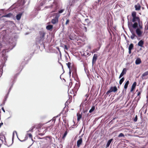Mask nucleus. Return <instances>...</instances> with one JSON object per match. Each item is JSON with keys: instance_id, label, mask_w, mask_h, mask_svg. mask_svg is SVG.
<instances>
[{"instance_id": "nucleus-1", "label": "nucleus", "mask_w": 148, "mask_h": 148, "mask_svg": "<svg viewBox=\"0 0 148 148\" xmlns=\"http://www.w3.org/2000/svg\"><path fill=\"white\" fill-rule=\"evenodd\" d=\"M132 22L128 23V26L130 31L132 34L130 36L131 38L133 40L135 37H137L136 35L134 32L132 28L136 29V33L139 37L142 36L143 32L141 30L143 28V25L142 21H140V18L136 16V12L135 11H133L132 13Z\"/></svg>"}, {"instance_id": "nucleus-2", "label": "nucleus", "mask_w": 148, "mask_h": 148, "mask_svg": "<svg viewBox=\"0 0 148 148\" xmlns=\"http://www.w3.org/2000/svg\"><path fill=\"white\" fill-rule=\"evenodd\" d=\"M56 121L55 119H53V124L49 126L48 127H41L40 128L38 129V134L39 135H41V136L43 135L47 131V130L48 128H50V129L52 127V126L53 125V124Z\"/></svg>"}, {"instance_id": "nucleus-3", "label": "nucleus", "mask_w": 148, "mask_h": 148, "mask_svg": "<svg viewBox=\"0 0 148 148\" xmlns=\"http://www.w3.org/2000/svg\"><path fill=\"white\" fill-rule=\"evenodd\" d=\"M55 16L54 18L51 20V23L53 24H55L58 23V19L60 16V14L59 13L55 14Z\"/></svg>"}, {"instance_id": "nucleus-4", "label": "nucleus", "mask_w": 148, "mask_h": 148, "mask_svg": "<svg viewBox=\"0 0 148 148\" xmlns=\"http://www.w3.org/2000/svg\"><path fill=\"white\" fill-rule=\"evenodd\" d=\"M40 35V41H43L44 39L45 34V32L44 31H40L39 32Z\"/></svg>"}, {"instance_id": "nucleus-5", "label": "nucleus", "mask_w": 148, "mask_h": 148, "mask_svg": "<svg viewBox=\"0 0 148 148\" xmlns=\"http://www.w3.org/2000/svg\"><path fill=\"white\" fill-rule=\"evenodd\" d=\"M79 139L78 140L77 142V146L78 148H79L82 144L83 143V139L80 136L79 137Z\"/></svg>"}, {"instance_id": "nucleus-6", "label": "nucleus", "mask_w": 148, "mask_h": 148, "mask_svg": "<svg viewBox=\"0 0 148 148\" xmlns=\"http://www.w3.org/2000/svg\"><path fill=\"white\" fill-rule=\"evenodd\" d=\"M67 65L68 68H69L70 70V71H71V69L73 70V71L76 72V68L74 67H71V63L70 62H68V63L66 64Z\"/></svg>"}, {"instance_id": "nucleus-7", "label": "nucleus", "mask_w": 148, "mask_h": 148, "mask_svg": "<svg viewBox=\"0 0 148 148\" xmlns=\"http://www.w3.org/2000/svg\"><path fill=\"white\" fill-rule=\"evenodd\" d=\"M144 41L143 40H141L139 41L138 43V46L141 48L144 47Z\"/></svg>"}, {"instance_id": "nucleus-8", "label": "nucleus", "mask_w": 148, "mask_h": 148, "mask_svg": "<svg viewBox=\"0 0 148 148\" xmlns=\"http://www.w3.org/2000/svg\"><path fill=\"white\" fill-rule=\"evenodd\" d=\"M134 7L135 8V10L136 11L140 10L141 9V6L138 3L135 5Z\"/></svg>"}, {"instance_id": "nucleus-9", "label": "nucleus", "mask_w": 148, "mask_h": 148, "mask_svg": "<svg viewBox=\"0 0 148 148\" xmlns=\"http://www.w3.org/2000/svg\"><path fill=\"white\" fill-rule=\"evenodd\" d=\"M127 70L125 68H124L123 71L120 75L119 77V78H120L124 74H125L126 73Z\"/></svg>"}, {"instance_id": "nucleus-10", "label": "nucleus", "mask_w": 148, "mask_h": 148, "mask_svg": "<svg viewBox=\"0 0 148 148\" xmlns=\"http://www.w3.org/2000/svg\"><path fill=\"white\" fill-rule=\"evenodd\" d=\"M98 56L96 54H95L94 55V56L93 57L92 60V63L93 64L95 63L97 58Z\"/></svg>"}, {"instance_id": "nucleus-11", "label": "nucleus", "mask_w": 148, "mask_h": 148, "mask_svg": "<svg viewBox=\"0 0 148 148\" xmlns=\"http://www.w3.org/2000/svg\"><path fill=\"white\" fill-rule=\"evenodd\" d=\"M13 16V14L11 13H9L8 14L5 15H3L2 16V17H6L10 18Z\"/></svg>"}, {"instance_id": "nucleus-12", "label": "nucleus", "mask_w": 148, "mask_h": 148, "mask_svg": "<svg viewBox=\"0 0 148 148\" xmlns=\"http://www.w3.org/2000/svg\"><path fill=\"white\" fill-rule=\"evenodd\" d=\"M110 90L111 92H116L117 90V89L116 86L111 87Z\"/></svg>"}, {"instance_id": "nucleus-13", "label": "nucleus", "mask_w": 148, "mask_h": 148, "mask_svg": "<svg viewBox=\"0 0 148 148\" xmlns=\"http://www.w3.org/2000/svg\"><path fill=\"white\" fill-rule=\"evenodd\" d=\"M141 63V60L140 58H137L135 61V64L136 65L140 64Z\"/></svg>"}, {"instance_id": "nucleus-14", "label": "nucleus", "mask_w": 148, "mask_h": 148, "mask_svg": "<svg viewBox=\"0 0 148 148\" xmlns=\"http://www.w3.org/2000/svg\"><path fill=\"white\" fill-rule=\"evenodd\" d=\"M136 82H134L133 83L131 90V91H133L135 88L136 86Z\"/></svg>"}, {"instance_id": "nucleus-15", "label": "nucleus", "mask_w": 148, "mask_h": 148, "mask_svg": "<svg viewBox=\"0 0 148 148\" xmlns=\"http://www.w3.org/2000/svg\"><path fill=\"white\" fill-rule=\"evenodd\" d=\"M22 15V13H20L17 14L16 16V18L17 20H19L21 19V16Z\"/></svg>"}, {"instance_id": "nucleus-16", "label": "nucleus", "mask_w": 148, "mask_h": 148, "mask_svg": "<svg viewBox=\"0 0 148 148\" xmlns=\"http://www.w3.org/2000/svg\"><path fill=\"white\" fill-rule=\"evenodd\" d=\"M46 28L47 30H51L53 28V26L52 25H49L46 26Z\"/></svg>"}, {"instance_id": "nucleus-17", "label": "nucleus", "mask_w": 148, "mask_h": 148, "mask_svg": "<svg viewBox=\"0 0 148 148\" xmlns=\"http://www.w3.org/2000/svg\"><path fill=\"white\" fill-rule=\"evenodd\" d=\"M113 140L112 138L110 140H109L108 142L107 143V144L106 145V147H109L110 146V144L111 142Z\"/></svg>"}, {"instance_id": "nucleus-18", "label": "nucleus", "mask_w": 148, "mask_h": 148, "mask_svg": "<svg viewBox=\"0 0 148 148\" xmlns=\"http://www.w3.org/2000/svg\"><path fill=\"white\" fill-rule=\"evenodd\" d=\"M129 81L128 80H127L125 83V84L124 85V88L126 90L127 89V86H128V84H129Z\"/></svg>"}, {"instance_id": "nucleus-19", "label": "nucleus", "mask_w": 148, "mask_h": 148, "mask_svg": "<svg viewBox=\"0 0 148 148\" xmlns=\"http://www.w3.org/2000/svg\"><path fill=\"white\" fill-rule=\"evenodd\" d=\"M77 120L78 121H79L80 119L82 117V115L81 114H77Z\"/></svg>"}, {"instance_id": "nucleus-20", "label": "nucleus", "mask_w": 148, "mask_h": 148, "mask_svg": "<svg viewBox=\"0 0 148 148\" xmlns=\"http://www.w3.org/2000/svg\"><path fill=\"white\" fill-rule=\"evenodd\" d=\"M134 47V44L132 43H131L129 46L128 49L132 50L133 49Z\"/></svg>"}, {"instance_id": "nucleus-21", "label": "nucleus", "mask_w": 148, "mask_h": 148, "mask_svg": "<svg viewBox=\"0 0 148 148\" xmlns=\"http://www.w3.org/2000/svg\"><path fill=\"white\" fill-rule=\"evenodd\" d=\"M124 77H123L120 79L119 82V83L120 85H121L122 84V83L124 81Z\"/></svg>"}, {"instance_id": "nucleus-22", "label": "nucleus", "mask_w": 148, "mask_h": 148, "mask_svg": "<svg viewBox=\"0 0 148 148\" xmlns=\"http://www.w3.org/2000/svg\"><path fill=\"white\" fill-rule=\"evenodd\" d=\"M95 109V106H93L91 108L90 110L89 111V112L90 113H91L93 112Z\"/></svg>"}, {"instance_id": "nucleus-23", "label": "nucleus", "mask_w": 148, "mask_h": 148, "mask_svg": "<svg viewBox=\"0 0 148 148\" xmlns=\"http://www.w3.org/2000/svg\"><path fill=\"white\" fill-rule=\"evenodd\" d=\"M3 138L5 140V137L4 136L2 135V134H0V139L2 140H3Z\"/></svg>"}, {"instance_id": "nucleus-24", "label": "nucleus", "mask_w": 148, "mask_h": 148, "mask_svg": "<svg viewBox=\"0 0 148 148\" xmlns=\"http://www.w3.org/2000/svg\"><path fill=\"white\" fill-rule=\"evenodd\" d=\"M148 75V71H146L142 75V77H144Z\"/></svg>"}, {"instance_id": "nucleus-25", "label": "nucleus", "mask_w": 148, "mask_h": 148, "mask_svg": "<svg viewBox=\"0 0 148 148\" xmlns=\"http://www.w3.org/2000/svg\"><path fill=\"white\" fill-rule=\"evenodd\" d=\"M27 136H29L30 138L32 139V135L31 134L29 133V132H27Z\"/></svg>"}, {"instance_id": "nucleus-26", "label": "nucleus", "mask_w": 148, "mask_h": 148, "mask_svg": "<svg viewBox=\"0 0 148 148\" xmlns=\"http://www.w3.org/2000/svg\"><path fill=\"white\" fill-rule=\"evenodd\" d=\"M67 134V131H65V132L64 134V135L62 137V139H64L65 138Z\"/></svg>"}, {"instance_id": "nucleus-27", "label": "nucleus", "mask_w": 148, "mask_h": 148, "mask_svg": "<svg viewBox=\"0 0 148 148\" xmlns=\"http://www.w3.org/2000/svg\"><path fill=\"white\" fill-rule=\"evenodd\" d=\"M124 134L122 133H120L119 135L118 136V137L119 138L122 137H124Z\"/></svg>"}, {"instance_id": "nucleus-28", "label": "nucleus", "mask_w": 148, "mask_h": 148, "mask_svg": "<svg viewBox=\"0 0 148 148\" xmlns=\"http://www.w3.org/2000/svg\"><path fill=\"white\" fill-rule=\"evenodd\" d=\"M88 96H89L88 95L86 94V95L85 96V98L84 99V101H85L87 100L88 98Z\"/></svg>"}, {"instance_id": "nucleus-29", "label": "nucleus", "mask_w": 148, "mask_h": 148, "mask_svg": "<svg viewBox=\"0 0 148 148\" xmlns=\"http://www.w3.org/2000/svg\"><path fill=\"white\" fill-rule=\"evenodd\" d=\"M82 29H83L85 32H87V27H86L84 26L83 27V28H82Z\"/></svg>"}, {"instance_id": "nucleus-30", "label": "nucleus", "mask_w": 148, "mask_h": 148, "mask_svg": "<svg viewBox=\"0 0 148 148\" xmlns=\"http://www.w3.org/2000/svg\"><path fill=\"white\" fill-rule=\"evenodd\" d=\"M64 9H62V10H60L59 11H58V13H59V14H60L64 12Z\"/></svg>"}, {"instance_id": "nucleus-31", "label": "nucleus", "mask_w": 148, "mask_h": 148, "mask_svg": "<svg viewBox=\"0 0 148 148\" xmlns=\"http://www.w3.org/2000/svg\"><path fill=\"white\" fill-rule=\"evenodd\" d=\"M137 119H138L137 117V115H136L135 118L134 119V122H136L137 121Z\"/></svg>"}, {"instance_id": "nucleus-32", "label": "nucleus", "mask_w": 148, "mask_h": 148, "mask_svg": "<svg viewBox=\"0 0 148 148\" xmlns=\"http://www.w3.org/2000/svg\"><path fill=\"white\" fill-rule=\"evenodd\" d=\"M34 128V127H32V128H31L30 130H29L28 131V132H33V129Z\"/></svg>"}, {"instance_id": "nucleus-33", "label": "nucleus", "mask_w": 148, "mask_h": 148, "mask_svg": "<svg viewBox=\"0 0 148 148\" xmlns=\"http://www.w3.org/2000/svg\"><path fill=\"white\" fill-rule=\"evenodd\" d=\"M64 49H66V50H68V49L67 47V46L66 45H64Z\"/></svg>"}, {"instance_id": "nucleus-34", "label": "nucleus", "mask_w": 148, "mask_h": 148, "mask_svg": "<svg viewBox=\"0 0 148 148\" xmlns=\"http://www.w3.org/2000/svg\"><path fill=\"white\" fill-rule=\"evenodd\" d=\"M112 92L110 90V89L109 90H108L106 92V94L108 95L110 93Z\"/></svg>"}, {"instance_id": "nucleus-35", "label": "nucleus", "mask_w": 148, "mask_h": 148, "mask_svg": "<svg viewBox=\"0 0 148 148\" xmlns=\"http://www.w3.org/2000/svg\"><path fill=\"white\" fill-rule=\"evenodd\" d=\"M69 19H67L66 21V22L65 23V24L66 25H67V24H68L69 23Z\"/></svg>"}, {"instance_id": "nucleus-36", "label": "nucleus", "mask_w": 148, "mask_h": 148, "mask_svg": "<svg viewBox=\"0 0 148 148\" xmlns=\"http://www.w3.org/2000/svg\"><path fill=\"white\" fill-rule=\"evenodd\" d=\"M148 29V26H147V27H145V31L147 30Z\"/></svg>"}, {"instance_id": "nucleus-37", "label": "nucleus", "mask_w": 148, "mask_h": 148, "mask_svg": "<svg viewBox=\"0 0 148 148\" xmlns=\"http://www.w3.org/2000/svg\"><path fill=\"white\" fill-rule=\"evenodd\" d=\"M131 51H132V50H131L129 49L128 52H129V54H130L131 53H132Z\"/></svg>"}, {"instance_id": "nucleus-38", "label": "nucleus", "mask_w": 148, "mask_h": 148, "mask_svg": "<svg viewBox=\"0 0 148 148\" xmlns=\"http://www.w3.org/2000/svg\"><path fill=\"white\" fill-rule=\"evenodd\" d=\"M141 94V92H138V94H137V95L138 96H139Z\"/></svg>"}, {"instance_id": "nucleus-39", "label": "nucleus", "mask_w": 148, "mask_h": 148, "mask_svg": "<svg viewBox=\"0 0 148 148\" xmlns=\"http://www.w3.org/2000/svg\"><path fill=\"white\" fill-rule=\"evenodd\" d=\"M3 123H0V128L3 125Z\"/></svg>"}, {"instance_id": "nucleus-40", "label": "nucleus", "mask_w": 148, "mask_h": 148, "mask_svg": "<svg viewBox=\"0 0 148 148\" xmlns=\"http://www.w3.org/2000/svg\"><path fill=\"white\" fill-rule=\"evenodd\" d=\"M68 105V101H66L65 103V106H67V105Z\"/></svg>"}, {"instance_id": "nucleus-41", "label": "nucleus", "mask_w": 148, "mask_h": 148, "mask_svg": "<svg viewBox=\"0 0 148 148\" xmlns=\"http://www.w3.org/2000/svg\"><path fill=\"white\" fill-rule=\"evenodd\" d=\"M63 121L65 123H66V120L65 119H64L63 120Z\"/></svg>"}, {"instance_id": "nucleus-42", "label": "nucleus", "mask_w": 148, "mask_h": 148, "mask_svg": "<svg viewBox=\"0 0 148 148\" xmlns=\"http://www.w3.org/2000/svg\"><path fill=\"white\" fill-rule=\"evenodd\" d=\"M2 110H3V111L4 112H5V110L4 109V108L3 107L2 108Z\"/></svg>"}, {"instance_id": "nucleus-43", "label": "nucleus", "mask_w": 148, "mask_h": 148, "mask_svg": "<svg viewBox=\"0 0 148 148\" xmlns=\"http://www.w3.org/2000/svg\"><path fill=\"white\" fill-rule=\"evenodd\" d=\"M72 84V82H70L69 83V86H70V85H71Z\"/></svg>"}, {"instance_id": "nucleus-44", "label": "nucleus", "mask_w": 148, "mask_h": 148, "mask_svg": "<svg viewBox=\"0 0 148 148\" xmlns=\"http://www.w3.org/2000/svg\"><path fill=\"white\" fill-rule=\"evenodd\" d=\"M118 131H114V132H113L112 133H113H113H115V132H118Z\"/></svg>"}, {"instance_id": "nucleus-45", "label": "nucleus", "mask_w": 148, "mask_h": 148, "mask_svg": "<svg viewBox=\"0 0 148 148\" xmlns=\"http://www.w3.org/2000/svg\"><path fill=\"white\" fill-rule=\"evenodd\" d=\"M88 20V18L86 19H85V21H87Z\"/></svg>"}, {"instance_id": "nucleus-46", "label": "nucleus", "mask_w": 148, "mask_h": 148, "mask_svg": "<svg viewBox=\"0 0 148 148\" xmlns=\"http://www.w3.org/2000/svg\"><path fill=\"white\" fill-rule=\"evenodd\" d=\"M101 0H98V2H99L101 1Z\"/></svg>"}, {"instance_id": "nucleus-47", "label": "nucleus", "mask_w": 148, "mask_h": 148, "mask_svg": "<svg viewBox=\"0 0 148 148\" xmlns=\"http://www.w3.org/2000/svg\"><path fill=\"white\" fill-rule=\"evenodd\" d=\"M77 85V84H76L75 86V87H76V85Z\"/></svg>"}, {"instance_id": "nucleus-48", "label": "nucleus", "mask_w": 148, "mask_h": 148, "mask_svg": "<svg viewBox=\"0 0 148 148\" xmlns=\"http://www.w3.org/2000/svg\"><path fill=\"white\" fill-rule=\"evenodd\" d=\"M86 112V111H84V113H85V112Z\"/></svg>"}, {"instance_id": "nucleus-49", "label": "nucleus", "mask_w": 148, "mask_h": 148, "mask_svg": "<svg viewBox=\"0 0 148 148\" xmlns=\"http://www.w3.org/2000/svg\"><path fill=\"white\" fill-rule=\"evenodd\" d=\"M88 114H88H88H87V116H88Z\"/></svg>"}, {"instance_id": "nucleus-50", "label": "nucleus", "mask_w": 148, "mask_h": 148, "mask_svg": "<svg viewBox=\"0 0 148 148\" xmlns=\"http://www.w3.org/2000/svg\"><path fill=\"white\" fill-rule=\"evenodd\" d=\"M114 128V127L111 128V129H113Z\"/></svg>"}, {"instance_id": "nucleus-51", "label": "nucleus", "mask_w": 148, "mask_h": 148, "mask_svg": "<svg viewBox=\"0 0 148 148\" xmlns=\"http://www.w3.org/2000/svg\"><path fill=\"white\" fill-rule=\"evenodd\" d=\"M70 38V39L71 40H72V39L71 38Z\"/></svg>"}, {"instance_id": "nucleus-52", "label": "nucleus", "mask_w": 148, "mask_h": 148, "mask_svg": "<svg viewBox=\"0 0 148 148\" xmlns=\"http://www.w3.org/2000/svg\"><path fill=\"white\" fill-rule=\"evenodd\" d=\"M140 49L141 50V48H140Z\"/></svg>"}, {"instance_id": "nucleus-53", "label": "nucleus", "mask_w": 148, "mask_h": 148, "mask_svg": "<svg viewBox=\"0 0 148 148\" xmlns=\"http://www.w3.org/2000/svg\"><path fill=\"white\" fill-rule=\"evenodd\" d=\"M147 26H148V25H147Z\"/></svg>"}]
</instances>
